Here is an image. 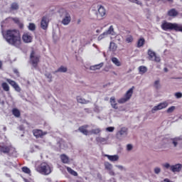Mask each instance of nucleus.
<instances>
[{
    "label": "nucleus",
    "instance_id": "4c0bfd02",
    "mask_svg": "<svg viewBox=\"0 0 182 182\" xmlns=\"http://www.w3.org/2000/svg\"><path fill=\"white\" fill-rule=\"evenodd\" d=\"M105 167L107 170H112L113 166L112 165V164H110L109 162H105Z\"/></svg>",
    "mask_w": 182,
    "mask_h": 182
},
{
    "label": "nucleus",
    "instance_id": "7c9ffc66",
    "mask_svg": "<svg viewBox=\"0 0 182 182\" xmlns=\"http://www.w3.org/2000/svg\"><path fill=\"white\" fill-rule=\"evenodd\" d=\"M1 87L4 92H9L10 90L9 85H8L6 82H3L1 84Z\"/></svg>",
    "mask_w": 182,
    "mask_h": 182
},
{
    "label": "nucleus",
    "instance_id": "f3484780",
    "mask_svg": "<svg viewBox=\"0 0 182 182\" xmlns=\"http://www.w3.org/2000/svg\"><path fill=\"white\" fill-rule=\"evenodd\" d=\"M87 127H89V125H83L78 128L79 132L80 133H82V134H85V136H87L89 134V131H87Z\"/></svg>",
    "mask_w": 182,
    "mask_h": 182
},
{
    "label": "nucleus",
    "instance_id": "6e6552de",
    "mask_svg": "<svg viewBox=\"0 0 182 182\" xmlns=\"http://www.w3.org/2000/svg\"><path fill=\"white\" fill-rule=\"evenodd\" d=\"M167 106H168V102H161L158 105L154 106L152 108L151 112L152 113H154V112H157V110H163V109H166Z\"/></svg>",
    "mask_w": 182,
    "mask_h": 182
},
{
    "label": "nucleus",
    "instance_id": "bb28decb",
    "mask_svg": "<svg viewBox=\"0 0 182 182\" xmlns=\"http://www.w3.org/2000/svg\"><path fill=\"white\" fill-rule=\"evenodd\" d=\"M171 140L172 141V144H173V146L177 147V144H178V141H181V138L175 137V138L171 139Z\"/></svg>",
    "mask_w": 182,
    "mask_h": 182
},
{
    "label": "nucleus",
    "instance_id": "bf43d9fd",
    "mask_svg": "<svg viewBox=\"0 0 182 182\" xmlns=\"http://www.w3.org/2000/svg\"><path fill=\"white\" fill-rule=\"evenodd\" d=\"M117 167H118V168H123V166H118Z\"/></svg>",
    "mask_w": 182,
    "mask_h": 182
},
{
    "label": "nucleus",
    "instance_id": "ea45409f",
    "mask_svg": "<svg viewBox=\"0 0 182 182\" xmlns=\"http://www.w3.org/2000/svg\"><path fill=\"white\" fill-rule=\"evenodd\" d=\"M100 132H102V130H100V128H97L91 130V133H92V134H99Z\"/></svg>",
    "mask_w": 182,
    "mask_h": 182
},
{
    "label": "nucleus",
    "instance_id": "a19ab883",
    "mask_svg": "<svg viewBox=\"0 0 182 182\" xmlns=\"http://www.w3.org/2000/svg\"><path fill=\"white\" fill-rule=\"evenodd\" d=\"M173 0H155V2H163V4H166V2H171L172 4Z\"/></svg>",
    "mask_w": 182,
    "mask_h": 182
},
{
    "label": "nucleus",
    "instance_id": "6e6d98bb",
    "mask_svg": "<svg viewBox=\"0 0 182 182\" xmlns=\"http://www.w3.org/2000/svg\"><path fill=\"white\" fill-rule=\"evenodd\" d=\"M164 182H171V181H170V179H168V178H165V179L164 180Z\"/></svg>",
    "mask_w": 182,
    "mask_h": 182
},
{
    "label": "nucleus",
    "instance_id": "a18cd8bd",
    "mask_svg": "<svg viewBox=\"0 0 182 182\" xmlns=\"http://www.w3.org/2000/svg\"><path fill=\"white\" fill-rule=\"evenodd\" d=\"M129 2L136 4L137 5H141V2H140L139 0H129Z\"/></svg>",
    "mask_w": 182,
    "mask_h": 182
},
{
    "label": "nucleus",
    "instance_id": "2f4dec72",
    "mask_svg": "<svg viewBox=\"0 0 182 182\" xmlns=\"http://www.w3.org/2000/svg\"><path fill=\"white\" fill-rule=\"evenodd\" d=\"M109 50L112 52H116V50H117V46L116 45V43H110L109 45Z\"/></svg>",
    "mask_w": 182,
    "mask_h": 182
},
{
    "label": "nucleus",
    "instance_id": "603ef678",
    "mask_svg": "<svg viewBox=\"0 0 182 182\" xmlns=\"http://www.w3.org/2000/svg\"><path fill=\"white\" fill-rule=\"evenodd\" d=\"M127 149L128 151H130V150H132V149H133V146L132 144H128L127 146Z\"/></svg>",
    "mask_w": 182,
    "mask_h": 182
},
{
    "label": "nucleus",
    "instance_id": "680f3d73",
    "mask_svg": "<svg viewBox=\"0 0 182 182\" xmlns=\"http://www.w3.org/2000/svg\"><path fill=\"white\" fill-rule=\"evenodd\" d=\"M78 23H80V20H78Z\"/></svg>",
    "mask_w": 182,
    "mask_h": 182
},
{
    "label": "nucleus",
    "instance_id": "393cba45",
    "mask_svg": "<svg viewBox=\"0 0 182 182\" xmlns=\"http://www.w3.org/2000/svg\"><path fill=\"white\" fill-rule=\"evenodd\" d=\"M77 101L78 103H81L82 105H87V103H89L88 100L82 98L80 96L77 97Z\"/></svg>",
    "mask_w": 182,
    "mask_h": 182
},
{
    "label": "nucleus",
    "instance_id": "412c9836",
    "mask_svg": "<svg viewBox=\"0 0 182 182\" xmlns=\"http://www.w3.org/2000/svg\"><path fill=\"white\" fill-rule=\"evenodd\" d=\"M103 68V63H100L98 65H91L90 67V70H99Z\"/></svg>",
    "mask_w": 182,
    "mask_h": 182
},
{
    "label": "nucleus",
    "instance_id": "dca6fc26",
    "mask_svg": "<svg viewBox=\"0 0 182 182\" xmlns=\"http://www.w3.org/2000/svg\"><path fill=\"white\" fill-rule=\"evenodd\" d=\"M168 16H170L171 18H176V16H178V12L176 9H171L167 12Z\"/></svg>",
    "mask_w": 182,
    "mask_h": 182
},
{
    "label": "nucleus",
    "instance_id": "3c124183",
    "mask_svg": "<svg viewBox=\"0 0 182 182\" xmlns=\"http://www.w3.org/2000/svg\"><path fill=\"white\" fill-rule=\"evenodd\" d=\"M17 25L20 29H23V23L20 21Z\"/></svg>",
    "mask_w": 182,
    "mask_h": 182
},
{
    "label": "nucleus",
    "instance_id": "c85d7f7f",
    "mask_svg": "<svg viewBox=\"0 0 182 182\" xmlns=\"http://www.w3.org/2000/svg\"><path fill=\"white\" fill-rule=\"evenodd\" d=\"M67 171L71 174V176H74L75 177H77V172H76L75 171H74L73 169H72V168L68 166L66 168Z\"/></svg>",
    "mask_w": 182,
    "mask_h": 182
},
{
    "label": "nucleus",
    "instance_id": "9d476101",
    "mask_svg": "<svg viewBox=\"0 0 182 182\" xmlns=\"http://www.w3.org/2000/svg\"><path fill=\"white\" fill-rule=\"evenodd\" d=\"M6 82L11 85L12 87H14V89L16 90V92H21V87H19V85H18V83H16V82H15L14 80L7 78L6 79Z\"/></svg>",
    "mask_w": 182,
    "mask_h": 182
},
{
    "label": "nucleus",
    "instance_id": "6ab92c4d",
    "mask_svg": "<svg viewBox=\"0 0 182 182\" xmlns=\"http://www.w3.org/2000/svg\"><path fill=\"white\" fill-rule=\"evenodd\" d=\"M95 140L98 144H107V139L106 138L97 136Z\"/></svg>",
    "mask_w": 182,
    "mask_h": 182
},
{
    "label": "nucleus",
    "instance_id": "a878e982",
    "mask_svg": "<svg viewBox=\"0 0 182 182\" xmlns=\"http://www.w3.org/2000/svg\"><path fill=\"white\" fill-rule=\"evenodd\" d=\"M11 112H12V114H14L16 117L17 118L21 117V111H19L18 108H14Z\"/></svg>",
    "mask_w": 182,
    "mask_h": 182
},
{
    "label": "nucleus",
    "instance_id": "0eeeda50",
    "mask_svg": "<svg viewBox=\"0 0 182 182\" xmlns=\"http://www.w3.org/2000/svg\"><path fill=\"white\" fill-rule=\"evenodd\" d=\"M148 56L149 58V60H154V62H160L161 59L160 57L157 56V55L156 54V53L153 50H151V49H149L148 50Z\"/></svg>",
    "mask_w": 182,
    "mask_h": 182
},
{
    "label": "nucleus",
    "instance_id": "a211bd4d",
    "mask_svg": "<svg viewBox=\"0 0 182 182\" xmlns=\"http://www.w3.org/2000/svg\"><path fill=\"white\" fill-rule=\"evenodd\" d=\"M182 168V165L180 164L173 165L171 166V170L173 171V173L178 172L181 170Z\"/></svg>",
    "mask_w": 182,
    "mask_h": 182
},
{
    "label": "nucleus",
    "instance_id": "4be33fe9",
    "mask_svg": "<svg viewBox=\"0 0 182 182\" xmlns=\"http://www.w3.org/2000/svg\"><path fill=\"white\" fill-rule=\"evenodd\" d=\"M110 103H111V106H112V107H113V109H119V107L117 106V104L116 103V98L114 97H112L110 98Z\"/></svg>",
    "mask_w": 182,
    "mask_h": 182
},
{
    "label": "nucleus",
    "instance_id": "7ed1b4c3",
    "mask_svg": "<svg viewBox=\"0 0 182 182\" xmlns=\"http://www.w3.org/2000/svg\"><path fill=\"white\" fill-rule=\"evenodd\" d=\"M36 171L43 176H49L52 173V166L48 162H42L36 166Z\"/></svg>",
    "mask_w": 182,
    "mask_h": 182
},
{
    "label": "nucleus",
    "instance_id": "13d9d810",
    "mask_svg": "<svg viewBox=\"0 0 182 182\" xmlns=\"http://www.w3.org/2000/svg\"><path fill=\"white\" fill-rule=\"evenodd\" d=\"M1 68H2V62L1 61H0V69H1Z\"/></svg>",
    "mask_w": 182,
    "mask_h": 182
},
{
    "label": "nucleus",
    "instance_id": "4d7b16f0",
    "mask_svg": "<svg viewBox=\"0 0 182 182\" xmlns=\"http://www.w3.org/2000/svg\"><path fill=\"white\" fill-rule=\"evenodd\" d=\"M164 72H168V69H167V68H164Z\"/></svg>",
    "mask_w": 182,
    "mask_h": 182
},
{
    "label": "nucleus",
    "instance_id": "e433bc0d",
    "mask_svg": "<svg viewBox=\"0 0 182 182\" xmlns=\"http://www.w3.org/2000/svg\"><path fill=\"white\" fill-rule=\"evenodd\" d=\"M126 42L127 43H132V42H133L134 38H133V36L129 35L126 38Z\"/></svg>",
    "mask_w": 182,
    "mask_h": 182
},
{
    "label": "nucleus",
    "instance_id": "5fc2aeb1",
    "mask_svg": "<svg viewBox=\"0 0 182 182\" xmlns=\"http://www.w3.org/2000/svg\"><path fill=\"white\" fill-rule=\"evenodd\" d=\"M14 73H16V75H19V71H18V70L17 69H14Z\"/></svg>",
    "mask_w": 182,
    "mask_h": 182
},
{
    "label": "nucleus",
    "instance_id": "f704fd0d",
    "mask_svg": "<svg viewBox=\"0 0 182 182\" xmlns=\"http://www.w3.org/2000/svg\"><path fill=\"white\" fill-rule=\"evenodd\" d=\"M119 134H120V136L127 134V128L126 127L122 128L121 130L119 131Z\"/></svg>",
    "mask_w": 182,
    "mask_h": 182
},
{
    "label": "nucleus",
    "instance_id": "58836bf2",
    "mask_svg": "<svg viewBox=\"0 0 182 182\" xmlns=\"http://www.w3.org/2000/svg\"><path fill=\"white\" fill-rule=\"evenodd\" d=\"M28 29L29 31H35L36 29V26H35V23H30L28 25Z\"/></svg>",
    "mask_w": 182,
    "mask_h": 182
},
{
    "label": "nucleus",
    "instance_id": "b1692460",
    "mask_svg": "<svg viewBox=\"0 0 182 182\" xmlns=\"http://www.w3.org/2000/svg\"><path fill=\"white\" fill-rule=\"evenodd\" d=\"M144 43H146V40L144 38H141L137 41V48H142L144 46Z\"/></svg>",
    "mask_w": 182,
    "mask_h": 182
},
{
    "label": "nucleus",
    "instance_id": "5701e85b",
    "mask_svg": "<svg viewBox=\"0 0 182 182\" xmlns=\"http://www.w3.org/2000/svg\"><path fill=\"white\" fill-rule=\"evenodd\" d=\"M60 160L64 164H68V163H69V157H68V156L65 154L60 155Z\"/></svg>",
    "mask_w": 182,
    "mask_h": 182
},
{
    "label": "nucleus",
    "instance_id": "8fccbe9b",
    "mask_svg": "<svg viewBox=\"0 0 182 182\" xmlns=\"http://www.w3.org/2000/svg\"><path fill=\"white\" fill-rule=\"evenodd\" d=\"M161 171V169H160V168H154V173L156 174H159V173H160Z\"/></svg>",
    "mask_w": 182,
    "mask_h": 182
},
{
    "label": "nucleus",
    "instance_id": "ddd939ff",
    "mask_svg": "<svg viewBox=\"0 0 182 182\" xmlns=\"http://www.w3.org/2000/svg\"><path fill=\"white\" fill-rule=\"evenodd\" d=\"M107 35H114V28H113V26H110L107 31L100 35L98 39H103V38Z\"/></svg>",
    "mask_w": 182,
    "mask_h": 182
},
{
    "label": "nucleus",
    "instance_id": "20e7f679",
    "mask_svg": "<svg viewBox=\"0 0 182 182\" xmlns=\"http://www.w3.org/2000/svg\"><path fill=\"white\" fill-rule=\"evenodd\" d=\"M161 28L163 31H175L176 32H178V31H181V26L174 23L167 22L166 21H163Z\"/></svg>",
    "mask_w": 182,
    "mask_h": 182
},
{
    "label": "nucleus",
    "instance_id": "4468645a",
    "mask_svg": "<svg viewBox=\"0 0 182 182\" xmlns=\"http://www.w3.org/2000/svg\"><path fill=\"white\" fill-rule=\"evenodd\" d=\"M106 15V9L102 6H100L98 8V14H97V16L98 19H103V16Z\"/></svg>",
    "mask_w": 182,
    "mask_h": 182
},
{
    "label": "nucleus",
    "instance_id": "09e8293b",
    "mask_svg": "<svg viewBox=\"0 0 182 182\" xmlns=\"http://www.w3.org/2000/svg\"><path fill=\"white\" fill-rule=\"evenodd\" d=\"M175 96H176V97L177 99H181V97H182V94H181V92H176V93L175 94Z\"/></svg>",
    "mask_w": 182,
    "mask_h": 182
},
{
    "label": "nucleus",
    "instance_id": "f03ea898",
    "mask_svg": "<svg viewBox=\"0 0 182 182\" xmlns=\"http://www.w3.org/2000/svg\"><path fill=\"white\" fill-rule=\"evenodd\" d=\"M0 153L1 154H6L9 157H18V151L12 144L0 143Z\"/></svg>",
    "mask_w": 182,
    "mask_h": 182
},
{
    "label": "nucleus",
    "instance_id": "423d86ee",
    "mask_svg": "<svg viewBox=\"0 0 182 182\" xmlns=\"http://www.w3.org/2000/svg\"><path fill=\"white\" fill-rule=\"evenodd\" d=\"M134 90V86L132 87L127 92L125 93L124 97L118 100V103L119 105H123V103H126V102H129V99H132V96H133V91Z\"/></svg>",
    "mask_w": 182,
    "mask_h": 182
},
{
    "label": "nucleus",
    "instance_id": "f257e3e1",
    "mask_svg": "<svg viewBox=\"0 0 182 182\" xmlns=\"http://www.w3.org/2000/svg\"><path fill=\"white\" fill-rule=\"evenodd\" d=\"M3 36L6 41L12 46L21 48L22 45V39L21 37V31L18 29H9L3 33Z\"/></svg>",
    "mask_w": 182,
    "mask_h": 182
},
{
    "label": "nucleus",
    "instance_id": "39448f33",
    "mask_svg": "<svg viewBox=\"0 0 182 182\" xmlns=\"http://www.w3.org/2000/svg\"><path fill=\"white\" fill-rule=\"evenodd\" d=\"M39 62H41V55H36V53L33 50L30 54V63L34 69H38Z\"/></svg>",
    "mask_w": 182,
    "mask_h": 182
},
{
    "label": "nucleus",
    "instance_id": "9b49d317",
    "mask_svg": "<svg viewBox=\"0 0 182 182\" xmlns=\"http://www.w3.org/2000/svg\"><path fill=\"white\" fill-rule=\"evenodd\" d=\"M64 15L65 17L62 20V23L63 25H69L72 21V17H70V14L66 10L64 11Z\"/></svg>",
    "mask_w": 182,
    "mask_h": 182
},
{
    "label": "nucleus",
    "instance_id": "72a5a7b5",
    "mask_svg": "<svg viewBox=\"0 0 182 182\" xmlns=\"http://www.w3.org/2000/svg\"><path fill=\"white\" fill-rule=\"evenodd\" d=\"M55 72L56 73L60 72V73H65L68 72V68L66 67H64L62 65Z\"/></svg>",
    "mask_w": 182,
    "mask_h": 182
},
{
    "label": "nucleus",
    "instance_id": "de8ad7c7",
    "mask_svg": "<svg viewBox=\"0 0 182 182\" xmlns=\"http://www.w3.org/2000/svg\"><path fill=\"white\" fill-rule=\"evenodd\" d=\"M46 76L48 79H50L49 82H52V74L48 73V74H46Z\"/></svg>",
    "mask_w": 182,
    "mask_h": 182
},
{
    "label": "nucleus",
    "instance_id": "cd10ccee",
    "mask_svg": "<svg viewBox=\"0 0 182 182\" xmlns=\"http://www.w3.org/2000/svg\"><path fill=\"white\" fill-rule=\"evenodd\" d=\"M18 9H19V4H18V3L14 2L11 4V11H18Z\"/></svg>",
    "mask_w": 182,
    "mask_h": 182
},
{
    "label": "nucleus",
    "instance_id": "c9c22d12",
    "mask_svg": "<svg viewBox=\"0 0 182 182\" xmlns=\"http://www.w3.org/2000/svg\"><path fill=\"white\" fill-rule=\"evenodd\" d=\"M21 170L22 172L25 173L26 174H31V169L26 166L22 167Z\"/></svg>",
    "mask_w": 182,
    "mask_h": 182
},
{
    "label": "nucleus",
    "instance_id": "2eb2a0df",
    "mask_svg": "<svg viewBox=\"0 0 182 182\" xmlns=\"http://www.w3.org/2000/svg\"><path fill=\"white\" fill-rule=\"evenodd\" d=\"M33 136H35V137H36V139H39V137H42L43 136H45L46 134H47V133L43 132L41 129H33Z\"/></svg>",
    "mask_w": 182,
    "mask_h": 182
},
{
    "label": "nucleus",
    "instance_id": "c03bdc74",
    "mask_svg": "<svg viewBox=\"0 0 182 182\" xmlns=\"http://www.w3.org/2000/svg\"><path fill=\"white\" fill-rule=\"evenodd\" d=\"M154 87H156V89H159L160 87V80H156L154 82Z\"/></svg>",
    "mask_w": 182,
    "mask_h": 182
},
{
    "label": "nucleus",
    "instance_id": "052dcab7",
    "mask_svg": "<svg viewBox=\"0 0 182 182\" xmlns=\"http://www.w3.org/2000/svg\"><path fill=\"white\" fill-rule=\"evenodd\" d=\"M178 32H182V26H181V31H178Z\"/></svg>",
    "mask_w": 182,
    "mask_h": 182
},
{
    "label": "nucleus",
    "instance_id": "37998d69",
    "mask_svg": "<svg viewBox=\"0 0 182 182\" xmlns=\"http://www.w3.org/2000/svg\"><path fill=\"white\" fill-rule=\"evenodd\" d=\"M9 19H12L14 22L16 23V25H18L21 22V21H19V18H18L9 17Z\"/></svg>",
    "mask_w": 182,
    "mask_h": 182
},
{
    "label": "nucleus",
    "instance_id": "49530a36",
    "mask_svg": "<svg viewBox=\"0 0 182 182\" xmlns=\"http://www.w3.org/2000/svg\"><path fill=\"white\" fill-rule=\"evenodd\" d=\"M107 132H114V127H109L106 129Z\"/></svg>",
    "mask_w": 182,
    "mask_h": 182
},
{
    "label": "nucleus",
    "instance_id": "1a4fd4ad",
    "mask_svg": "<svg viewBox=\"0 0 182 182\" xmlns=\"http://www.w3.org/2000/svg\"><path fill=\"white\" fill-rule=\"evenodd\" d=\"M33 39V37H32V33L29 32L23 33L22 36V40L24 42V43H31Z\"/></svg>",
    "mask_w": 182,
    "mask_h": 182
},
{
    "label": "nucleus",
    "instance_id": "aec40b11",
    "mask_svg": "<svg viewBox=\"0 0 182 182\" xmlns=\"http://www.w3.org/2000/svg\"><path fill=\"white\" fill-rule=\"evenodd\" d=\"M105 157H107L109 161H117L119 160V156L117 155H107L105 154Z\"/></svg>",
    "mask_w": 182,
    "mask_h": 182
},
{
    "label": "nucleus",
    "instance_id": "79ce46f5",
    "mask_svg": "<svg viewBox=\"0 0 182 182\" xmlns=\"http://www.w3.org/2000/svg\"><path fill=\"white\" fill-rule=\"evenodd\" d=\"M174 110H176V107L171 106V107H169V108L166 110V112H167L168 113H173V112H174Z\"/></svg>",
    "mask_w": 182,
    "mask_h": 182
},
{
    "label": "nucleus",
    "instance_id": "f8f14e48",
    "mask_svg": "<svg viewBox=\"0 0 182 182\" xmlns=\"http://www.w3.org/2000/svg\"><path fill=\"white\" fill-rule=\"evenodd\" d=\"M48 26H49V17H48V16H43L41 22V28L44 31H46L48 29Z\"/></svg>",
    "mask_w": 182,
    "mask_h": 182
},
{
    "label": "nucleus",
    "instance_id": "473e14b6",
    "mask_svg": "<svg viewBox=\"0 0 182 182\" xmlns=\"http://www.w3.org/2000/svg\"><path fill=\"white\" fill-rule=\"evenodd\" d=\"M139 73L144 74L146 72H147V67L141 65L139 67Z\"/></svg>",
    "mask_w": 182,
    "mask_h": 182
},
{
    "label": "nucleus",
    "instance_id": "864d4df0",
    "mask_svg": "<svg viewBox=\"0 0 182 182\" xmlns=\"http://www.w3.org/2000/svg\"><path fill=\"white\" fill-rule=\"evenodd\" d=\"M164 167H165V168H170L171 166H170V164L166 163L164 165Z\"/></svg>",
    "mask_w": 182,
    "mask_h": 182
},
{
    "label": "nucleus",
    "instance_id": "c756f323",
    "mask_svg": "<svg viewBox=\"0 0 182 182\" xmlns=\"http://www.w3.org/2000/svg\"><path fill=\"white\" fill-rule=\"evenodd\" d=\"M112 62L114 63V65H115V66H122V63L119 61V59H117L116 57H113L112 58Z\"/></svg>",
    "mask_w": 182,
    "mask_h": 182
}]
</instances>
